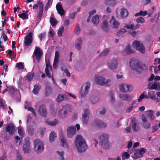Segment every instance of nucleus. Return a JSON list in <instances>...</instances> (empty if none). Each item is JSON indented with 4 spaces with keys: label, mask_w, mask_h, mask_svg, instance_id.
Returning a JSON list of instances; mask_svg holds the SVG:
<instances>
[{
    "label": "nucleus",
    "mask_w": 160,
    "mask_h": 160,
    "mask_svg": "<svg viewBox=\"0 0 160 160\" xmlns=\"http://www.w3.org/2000/svg\"><path fill=\"white\" fill-rule=\"evenodd\" d=\"M38 112L39 114L42 116H46L47 112L46 109L44 106L42 105L39 108Z\"/></svg>",
    "instance_id": "obj_25"
},
{
    "label": "nucleus",
    "mask_w": 160,
    "mask_h": 160,
    "mask_svg": "<svg viewBox=\"0 0 160 160\" xmlns=\"http://www.w3.org/2000/svg\"><path fill=\"white\" fill-rule=\"evenodd\" d=\"M6 130L9 134L12 135L14 133L15 131V127L13 124H7Z\"/></svg>",
    "instance_id": "obj_18"
},
{
    "label": "nucleus",
    "mask_w": 160,
    "mask_h": 160,
    "mask_svg": "<svg viewBox=\"0 0 160 160\" xmlns=\"http://www.w3.org/2000/svg\"><path fill=\"white\" fill-rule=\"evenodd\" d=\"M148 98L149 97L152 100H157V97L155 95V92L154 91H151L148 92Z\"/></svg>",
    "instance_id": "obj_32"
},
{
    "label": "nucleus",
    "mask_w": 160,
    "mask_h": 160,
    "mask_svg": "<svg viewBox=\"0 0 160 160\" xmlns=\"http://www.w3.org/2000/svg\"><path fill=\"white\" fill-rule=\"evenodd\" d=\"M60 143L61 145L63 147H67V143H66L65 138L63 136H61L59 138Z\"/></svg>",
    "instance_id": "obj_28"
},
{
    "label": "nucleus",
    "mask_w": 160,
    "mask_h": 160,
    "mask_svg": "<svg viewBox=\"0 0 160 160\" xmlns=\"http://www.w3.org/2000/svg\"><path fill=\"white\" fill-rule=\"evenodd\" d=\"M43 4L42 2H38L36 4H35L33 8L35 9L37 8H38L39 10L43 9Z\"/></svg>",
    "instance_id": "obj_37"
},
{
    "label": "nucleus",
    "mask_w": 160,
    "mask_h": 160,
    "mask_svg": "<svg viewBox=\"0 0 160 160\" xmlns=\"http://www.w3.org/2000/svg\"><path fill=\"white\" fill-rule=\"evenodd\" d=\"M56 8L58 13L61 16H63L64 14V10L60 4L58 3L56 5Z\"/></svg>",
    "instance_id": "obj_22"
},
{
    "label": "nucleus",
    "mask_w": 160,
    "mask_h": 160,
    "mask_svg": "<svg viewBox=\"0 0 160 160\" xmlns=\"http://www.w3.org/2000/svg\"><path fill=\"white\" fill-rule=\"evenodd\" d=\"M132 45L134 48L141 53H144L145 52V49L143 44L138 41L135 40L133 41Z\"/></svg>",
    "instance_id": "obj_7"
},
{
    "label": "nucleus",
    "mask_w": 160,
    "mask_h": 160,
    "mask_svg": "<svg viewBox=\"0 0 160 160\" xmlns=\"http://www.w3.org/2000/svg\"><path fill=\"white\" fill-rule=\"evenodd\" d=\"M52 0H48L47 3L45 7V10L47 11L50 6L52 4Z\"/></svg>",
    "instance_id": "obj_53"
},
{
    "label": "nucleus",
    "mask_w": 160,
    "mask_h": 160,
    "mask_svg": "<svg viewBox=\"0 0 160 160\" xmlns=\"http://www.w3.org/2000/svg\"><path fill=\"white\" fill-rule=\"evenodd\" d=\"M125 28H127L128 29H137L139 28V25L138 24H137L135 27H134V25L132 24H126L125 26L124 27Z\"/></svg>",
    "instance_id": "obj_38"
},
{
    "label": "nucleus",
    "mask_w": 160,
    "mask_h": 160,
    "mask_svg": "<svg viewBox=\"0 0 160 160\" xmlns=\"http://www.w3.org/2000/svg\"><path fill=\"white\" fill-rule=\"evenodd\" d=\"M59 57V53L58 51H56L55 52V56L54 58L55 60L58 61Z\"/></svg>",
    "instance_id": "obj_63"
},
{
    "label": "nucleus",
    "mask_w": 160,
    "mask_h": 160,
    "mask_svg": "<svg viewBox=\"0 0 160 160\" xmlns=\"http://www.w3.org/2000/svg\"><path fill=\"white\" fill-rule=\"evenodd\" d=\"M67 135L68 138H72L76 133V129L74 127L70 126L67 128Z\"/></svg>",
    "instance_id": "obj_16"
},
{
    "label": "nucleus",
    "mask_w": 160,
    "mask_h": 160,
    "mask_svg": "<svg viewBox=\"0 0 160 160\" xmlns=\"http://www.w3.org/2000/svg\"><path fill=\"white\" fill-rule=\"evenodd\" d=\"M70 110V105L68 104L66 105L59 110L58 112V115L60 118H65L67 112H69Z\"/></svg>",
    "instance_id": "obj_6"
},
{
    "label": "nucleus",
    "mask_w": 160,
    "mask_h": 160,
    "mask_svg": "<svg viewBox=\"0 0 160 160\" xmlns=\"http://www.w3.org/2000/svg\"><path fill=\"white\" fill-rule=\"evenodd\" d=\"M32 41V32H30L24 38V45L25 46H29L31 45Z\"/></svg>",
    "instance_id": "obj_15"
},
{
    "label": "nucleus",
    "mask_w": 160,
    "mask_h": 160,
    "mask_svg": "<svg viewBox=\"0 0 160 160\" xmlns=\"http://www.w3.org/2000/svg\"><path fill=\"white\" fill-rule=\"evenodd\" d=\"M46 67L45 70V72L47 77L48 78H52V80L54 81V78L52 77V66L50 65L49 61L48 60H46Z\"/></svg>",
    "instance_id": "obj_12"
},
{
    "label": "nucleus",
    "mask_w": 160,
    "mask_h": 160,
    "mask_svg": "<svg viewBox=\"0 0 160 160\" xmlns=\"http://www.w3.org/2000/svg\"><path fill=\"white\" fill-rule=\"evenodd\" d=\"M133 50L131 49L130 45H128L125 49L123 51V53L124 54H129L133 53Z\"/></svg>",
    "instance_id": "obj_27"
},
{
    "label": "nucleus",
    "mask_w": 160,
    "mask_h": 160,
    "mask_svg": "<svg viewBox=\"0 0 160 160\" xmlns=\"http://www.w3.org/2000/svg\"><path fill=\"white\" fill-rule=\"evenodd\" d=\"M56 152L60 160H65L64 158V151L59 150L57 151Z\"/></svg>",
    "instance_id": "obj_29"
},
{
    "label": "nucleus",
    "mask_w": 160,
    "mask_h": 160,
    "mask_svg": "<svg viewBox=\"0 0 160 160\" xmlns=\"http://www.w3.org/2000/svg\"><path fill=\"white\" fill-rule=\"evenodd\" d=\"M22 150L26 154L29 153L31 152L30 142V138L28 137L24 139V142Z\"/></svg>",
    "instance_id": "obj_9"
},
{
    "label": "nucleus",
    "mask_w": 160,
    "mask_h": 160,
    "mask_svg": "<svg viewBox=\"0 0 160 160\" xmlns=\"http://www.w3.org/2000/svg\"><path fill=\"white\" fill-rule=\"evenodd\" d=\"M104 3V4L108 6L114 5L116 4V2L114 0H106Z\"/></svg>",
    "instance_id": "obj_39"
},
{
    "label": "nucleus",
    "mask_w": 160,
    "mask_h": 160,
    "mask_svg": "<svg viewBox=\"0 0 160 160\" xmlns=\"http://www.w3.org/2000/svg\"><path fill=\"white\" fill-rule=\"evenodd\" d=\"M67 99L65 98L64 95L62 94H59L57 98V101L58 102H60L64 100H67Z\"/></svg>",
    "instance_id": "obj_41"
},
{
    "label": "nucleus",
    "mask_w": 160,
    "mask_h": 160,
    "mask_svg": "<svg viewBox=\"0 0 160 160\" xmlns=\"http://www.w3.org/2000/svg\"><path fill=\"white\" fill-rule=\"evenodd\" d=\"M46 33L45 32L41 33L39 36V37L41 40H42L43 39L45 38Z\"/></svg>",
    "instance_id": "obj_64"
},
{
    "label": "nucleus",
    "mask_w": 160,
    "mask_h": 160,
    "mask_svg": "<svg viewBox=\"0 0 160 160\" xmlns=\"http://www.w3.org/2000/svg\"><path fill=\"white\" fill-rule=\"evenodd\" d=\"M120 14L122 18H124L127 17L128 15V12L127 9L122 8L120 10Z\"/></svg>",
    "instance_id": "obj_26"
},
{
    "label": "nucleus",
    "mask_w": 160,
    "mask_h": 160,
    "mask_svg": "<svg viewBox=\"0 0 160 160\" xmlns=\"http://www.w3.org/2000/svg\"><path fill=\"white\" fill-rule=\"evenodd\" d=\"M127 31V29L124 27V28L120 30L117 32V35L118 36H121L123 34L126 32Z\"/></svg>",
    "instance_id": "obj_46"
},
{
    "label": "nucleus",
    "mask_w": 160,
    "mask_h": 160,
    "mask_svg": "<svg viewBox=\"0 0 160 160\" xmlns=\"http://www.w3.org/2000/svg\"><path fill=\"white\" fill-rule=\"evenodd\" d=\"M82 41L80 38H78L75 43L76 48L78 50H80L82 48Z\"/></svg>",
    "instance_id": "obj_23"
},
{
    "label": "nucleus",
    "mask_w": 160,
    "mask_h": 160,
    "mask_svg": "<svg viewBox=\"0 0 160 160\" xmlns=\"http://www.w3.org/2000/svg\"><path fill=\"white\" fill-rule=\"evenodd\" d=\"M136 22L137 23L142 24L145 22V21L144 18L142 17H139L136 19Z\"/></svg>",
    "instance_id": "obj_48"
},
{
    "label": "nucleus",
    "mask_w": 160,
    "mask_h": 160,
    "mask_svg": "<svg viewBox=\"0 0 160 160\" xmlns=\"http://www.w3.org/2000/svg\"><path fill=\"white\" fill-rule=\"evenodd\" d=\"M130 64L131 68L138 73H141L143 70L142 65L136 59H130Z\"/></svg>",
    "instance_id": "obj_3"
},
{
    "label": "nucleus",
    "mask_w": 160,
    "mask_h": 160,
    "mask_svg": "<svg viewBox=\"0 0 160 160\" xmlns=\"http://www.w3.org/2000/svg\"><path fill=\"white\" fill-rule=\"evenodd\" d=\"M109 97L110 98V103L111 104H113L115 101V98L114 97V94L113 92H110L109 95Z\"/></svg>",
    "instance_id": "obj_36"
},
{
    "label": "nucleus",
    "mask_w": 160,
    "mask_h": 160,
    "mask_svg": "<svg viewBox=\"0 0 160 160\" xmlns=\"http://www.w3.org/2000/svg\"><path fill=\"white\" fill-rule=\"evenodd\" d=\"M109 23L110 26L114 28H118L120 25L119 23L116 20L113 16L112 17L109 21Z\"/></svg>",
    "instance_id": "obj_19"
},
{
    "label": "nucleus",
    "mask_w": 160,
    "mask_h": 160,
    "mask_svg": "<svg viewBox=\"0 0 160 160\" xmlns=\"http://www.w3.org/2000/svg\"><path fill=\"white\" fill-rule=\"evenodd\" d=\"M143 126L144 128L148 129L151 126V124L148 122H144L142 123Z\"/></svg>",
    "instance_id": "obj_51"
},
{
    "label": "nucleus",
    "mask_w": 160,
    "mask_h": 160,
    "mask_svg": "<svg viewBox=\"0 0 160 160\" xmlns=\"http://www.w3.org/2000/svg\"><path fill=\"white\" fill-rule=\"evenodd\" d=\"M28 131L31 135H32L34 133V130L32 127L30 126L28 128Z\"/></svg>",
    "instance_id": "obj_59"
},
{
    "label": "nucleus",
    "mask_w": 160,
    "mask_h": 160,
    "mask_svg": "<svg viewBox=\"0 0 160 160\" xmlns=\"http://www.w3.org/2000/svg\"><path fill=\"white\" fill-rule=\"evenodd\" d=\"M90 114L89 110L88 109H84L83 110V113H82V121L84 124H86L88 121L89 115Z\"/></svg>",
    "instance_id": "obj_13"
},
{
    "label": "nucleus",
    "mask_w": 160,
    "mask_h": 160,
    "mask_svg": "<svg viewBox=\"0 0 160 160\" xmlns=\"http://www.w3.org/2000/svg\"><path fill=\"white\" fill-rule=\"evenodd\" d=\"M94 80L97 84L102 86H109L112 83V80L111 79L106 80L104 77L99 76V75H95Z\"/></svg>",
    "instance_id": "obj_2"
},
{
    "label": "nucleus",
    "mask_w": 160,
    "mask_h": 160,
    "mask_svg": "<svg viewBox=\"0 0 160 160\" xmlns=\"http://www.w3.org/2000/svg\"><path fill=\"white\" fill-rule=\"evenodd\" d=\"M8 90L9 92L12 95L14 94L15 91H18L17 90H16V91L14 88L12 87H10L8 88Z\"/></svg>",
    "instance_id": "obj_57"
},
{
    "label": "nucleus",
    "mask_w": 160,
    "mask_h": 160,
    "mask_svg": "<svg viewBox=\"0 0 160 160\" xmlns=\"http://www.w3.org/2000/svg\"><path fill=\"white\" fill-rule=\"evenodd\" d=\"M16 67L19 69H22L24 68V65L22 63L19 62L16 64Z\"/></svg>",
    "instance_id": "obj_60"
},
{
    "label": "nucleus",
    "mask_w": 160,
    "mask_h": 160,
    "mask_svg": "<svg viewBox=\"0 0 160 160\" xmlns=\"http://www.w3.org/2000/svg\"><path fill=\"white\" fill-rule=\"evenodd\" d=\"M109 52V51L108 49L105 50L103 51L100 55V56H103L107 55Z\"/></svg>",
    "instance_id": "obj_62"
},
{
    "label": "nucleus",
    "mask_w": 160,
    "mask_h": 160,
    "mask_svg": "<svg viewBox=\"0 0 160 160\" xmlns=\"http://www.w3.org/2000/svg\"><path fill=\"white\" fill-rule=\"evenodd\" d=\"M34 53L36 59L39 62L40 58L42 55V52L41 49L39 47L36 46Z\"/></svg>",
    "instance_id": "obj_17"
},
{
    "label": "nucleus",
    "mask_w": 160,
    "mask_h": 160,
    "mask_svg": "<svg viewBox=\"0 0 160 160\" xmlns=\"http://www.w3.org/2000/svg\"><path fill=\"white\" fill-rule=\"evenodd\" d=\"M46 88L45 91V94L47 96L50 95L51 93V87H50V84L48 82L46 83Z\"/></svg>",
    "instance_id": "obj_34"
},
{
    "label": "nucleus",
    "mask_w": 160,
    "mask_h": 160,
    "mask_svg": "<svg viewBox=\"0 0 160 160\" xmlns=\"http://www.w3.org/2000/svg\"><path fill=\"white\" fill-rule=\"evenodd\" d=\"M95 124L98 126V127H104L106 126V124L102 121L99 120H97L94 121Z\"/></svg>",
    "instance_id": "obj_30"
},
{
    "label": "nucleus",
    "mask_w": 160,
    "mask_h": 160,
    "mask_svg": "<svg viewBox=\"0 0 160 160\" xmlns=\"http://www.w3.org/2000/svg\"><path fill=\"white\" fill-rule=\"evenodd\" d=\"M57 137V135L55 133L52 131L50 133L49 135V140L51 142H53Z\"/></svg>",
    "instance_id": "obj_33"
},
{
    "label": "nucleus",
    "mask_w": 160,
    "mask_h": 160,
    "mask_svg": "<svg viewBox=\"0 0 160 160\" xmlns=\"http://www.w3.org/2000/svg\"><path fill=\"white\" fill-rule=\"evenodd\" d=\"M34 148L35 151L38 153L42 152L44 150L43 142L39 139H36L34 141Z\"/></svg>",
    "instance_id": "obj_5"
},
{
    "label": "nucleus",
    "mask_w": 160,
    "mask_h": 160,
    "mask_svg": "<svg viewBox=\"0 0 160 160\" xmlns=\"http://www.w3.org/2000/svg\"><path fill=\"white\" fill-rule=\"evenodd\" d=\"M46 122L48 125L51 126L56 125L58 122V120L55 119L53 121H50L49 120H46Z\"/></svg>",
    "instance_id": "obj_35"
},
{
    "label": "nucleus",
    "mask_w": 160,
    "mask_h": 160,
    "mask_svg": "<svg viewBox=\"0 0 160 160\" xmlns=\"http://www.w3.org/2000/svg\"><path fill=\"white\" fill-rule=\"evenodd\" d=\"M18 16L20 18H22L23 19H27L28 18V14L26 13H23L19 14L18 15Z\"/></svg>",
    "instance_id": "obj_54"
},
{
    "label": "nucleus",
    "mask_w": 160,
    "mask_h": 160,
    "mask_svg": "<svg viewBox=\"0 0 160 160\" xmlns=\"http://www.w3.org/2000/svg\"><path fill=\"white\" fill-rule=\"evenodd\" d=\"M148 13L147 11L140 10L139 12L136 13L135 16L136 17H137L139 16H144L148 15Z\"/></svg>",
    "instance_id": "obj_40"
},
{
    "label": "nucleus",
    "mask_w": 160,
    "mask_h": 160,
    "mask_svg": "<svg viewBox=\"0 0 160 160\" xmlns=\"http://www.w3.org/2000/svg\"><path fill=\"white\" fill-rule=\"evenodd\" d=\"M25 108L26 109H27L28 111L31 112L33 113V114L35 116L36 115L34 109L32 107H28V106L25 105Z\"/></svg>",
    "instance_id": "obj_52"
},
{
    "label": "nucleus",
    "mask_w": 160,
    "mask_h": 160,
    "mask_svg": "<svg viewBox=\"0 0 160 160\" xmlns=\"http://www.w3.org/2000/svg\"><path fill=\"white\" fill-rule=\"evenodd\" d=\"M130 157L129 154L127 152H125L122 155V160H125L128 158Z\"/></svg>",
    "instance_id": "obj_55"
},
{
    "label": "nucleus",
    "mask_w": 160,
    "mask_h": 160,
    "mask_svg": "<svg viewBox=\"0 0 160 160\" xmlns=\"http://www.w3.org/2000/svg\"><path fill=\"white\" fill-rule=\"evenodd\" d=\"M145 92H144L142 94L139 96V98L138 99V102H141L142 100L144 98H148V96L147 95H144V93Z\"/></svg>",
    "instance_id": "obj_56"
},
{
    "label": "nucleus",
    "mask_w": 160,
    "mask_h": 160,
    "mask_svg": "<svg viewBox=\"0 0 160 160\" xmlns=\"http://www.w3.org/2000/svg\"><path fill=\"white\" fill-rule=\"evenodd\" d=\"M18 132L21 138H22L24 135V131L23 129L21 126L18 128Z\"/></svg>",
    "instance_id": "obj_44"
},
{
    "label": "nucleus",
    "mask_w": 160,
    "mask_h": 160,
    "mask_svg": "<svg viewBox=\"0 0 160 160\" xmlns=\"http://www.w3.org/2000/svg\"><path fill=\"white\" fill-rule=\"evenodd\" d=\"M99 21V17L98 15H96L92 18V21L94 24H97L98 23Z\"/></svg>",
    "instance_id": "obj_42"
},
{
    "label": "nucleus",
    "mask_w": 160,
    "mask_h": 160,
    "mask_svg": "<svg viewBox=\"0 0 160 160\" xmlns=\"http://www.w3.org/2000/svg\"><path fill=\"white\" fill-rule=\"evenodd\" d=\"M148 88L150 89L159 90L160 89V83L157 82H154L151 86L149 85Z\"/></svg>",
    "instance_id": "obj_20"
},
{
    "label": "nucleus",
    "mask_w": 160,
    "mask_h": 160,
    "mask_svg": "<svg viewBox=\"0 0 160 160\" xmlns=\"http://www.w3.org/2000/svg\"><path fill=\"white\" fill-rule=\"evenodd\" d=\"M147 115L150 118V119L152 120L154 118V116L153 114V112L152 110H149L147 111Z\"/></svg>",
    "instance_id": "obj_49"
},
{
    "label": "nucleus",
    "mask_w": 160,
    "mask_h": 160,
    "mask_svg": "<svg viewBox=\"0 0 160 160\" xmlns=\"http://www.w3.org/2000/svg\"><path fill=\"white\" fill-rule=\"evenodd\" d=\"M23 158L22 156L19 152H17L16 154V160H22Z\"/></svg>",
    "instance_id": "obj_58"
},
{
    "label": "nucleus",
    "mask_w": 160,
    "mask_h": 160,
    "mask_svg": "<svg viewBox=\"0 0 160 160\" xmlns=\"http://www.w3.org/2000/svg\"><path fill=\"white\" fill-rule=\"evenodd\" d=\"M34 77V74L33 73H28L26 79L27 81L29 82L33 79Z\"/></svg>",
    "instance_id": "obj_47"
},
{
    "label": "nucleus",
    "mask_w": 160,
    "mask_h": 160,
    "mask_svg": "<svg viewBox=\"0 0 160 160\" xmlns=\"http://www.w3.org/2000/svg\"><path fill=\"white\" fill-rule=\"evenodd\" d=\"M75 147L80 152H85L88 148V145L83 138L80 135H78L76 138Z\"/></svg>",
    "instance_id": "obj_1"
},
{
    "label": "nucleus",
    "mask_w": 160,
    "mask_h": 160,
    "mask_svg": "<svg viewBox=\"0 0 160 160\" xmlns=\"http://www.w3.org/2000/svg\"><path fill=\"white\" fill-rule=\"evenodd\" d=\"M118 96L121 99L126 101L130 100L132 98L130 95L126 94H119Z\"/></svg>",
    "instance_id": "obj_21"
},
{
    "label": "nucleus",
    "mask_w": 160,
    "mask_h": 160,
    "mask_svg": "<svg viewBox=\"0 0 160 160\" xmlns=\"http://www.w3.org/2000/svg\"><path fill=\"white\" fill-rule=\"evenodd\" d=\"M95 124L98 126V127H104L106 126V124L102 121L99 120H97L94 121Z\"/></svg>",
    "instance_id": "obj_31"
},
{
    "label": "nucleus",
    "mask_w": 160,
    "mask_h": 160,
    "mask_svg": "<svg viewBox=\"0 0 160 160\" xmlns=\"http://www.w3.org/2000/svg\"><path fill=\"white\" fill-rule=\"evenodd\" d=\"M90 100L91 102L94 104L96 103L98 100V99L97 97L94 96H92L90 97Z\"/></svg>",
    "instance_id": "obj_45"
},
{
    "label": "nucleus",
    "mask_w": 160,
    "mask_h": 160,
    "mask_svg": "<svg viewBox=\"0 0 160 160\" xmlns=\"http://www.w3.org/2000/svg\"><path fill=\"white\" fill-rule=\"evenodd\" d=\"M41 88V86L40 85H36L34 86V89L32 91L33 93L34 94H37L38 93V91Z\"/></svg>",
    "instance_id": "obj_43"
},
{
    "label": "nucleus",
    "mask_w": 160,
    "mask_h": 160,
    "mask_svg": "<svg viewBox=\"0 0 160 160\" xmlns=\"http://www.w3.org/2000/svg\"><path fill=\"white\" fill-rule=\"evenodd\" d=\"M63 27H61L59 29L58 32V36L59 37L62 36L63 31Z\"/></svg>",
    "instance_id": "obj_61"
},
{
    "label": "nucleus",
    "mask_w": 160,
    "mask_h": 160,
    "mask_svg": "<svg viewBox=\"0 0 160 160\" xmlns=\"http://www.w3.org/2000/svg\"><path fill=\"white\" fill-rule=\"evenodd\" d=\"M132 128L134 132H138L140 129L139 124L138 121L134 118L131 119Z\"/></svg>",
    "instance_id": "obj_14"
},
{
    "label": "nucleus",
    "mask_w": 160,
    "mask_h": 160,
    "mask_svg": "<svg viewBox=\"0 0 160 160\" xmlns=\"http://www.w3.org/2000/svg\"><path fill=\"white\" fill-rule=\"evenodd\" d=\"M50 22L52 26H54L56 25L58 22L56 19L53 17L51 18L50 19Z\"/></svg>",
    "instance_id": "obj_50"
},
{
    "label": "nucleus",
    "mask_w": 160,
    "mask_h": 160,
    "mask_svg": "<svg viewBox=\"0 0 160 160\" xmlns=\"http://www.w3.org/2000/svg\"><path fill=\"white\" fill-rule=\"evenodd\" d=\"M118 87L120 91L123 92H130L132 89V87L131 85L126 83L120 84Z\"/></svg>",
    "instance_id": "obj_11"
},
{
    "label": "nucleus",
    "mask_w": 160,
    "mask_h": 160,
    "mask_svg": "<svg viewBox=\"0 0 160 160\" xmlns=\"http://www.w3.org/2000/svg\"><path fill=\"white\" fill-rule=\"evenodd\" d=\"M101 28L104 31L107 32L109 31L108 21L105 20L103 21L101 24Z\"/></svg>",
    "instance_id": "obj_24"
},
{
    "label": "nucleus",
    "mask_w": 160,
    "mask_h": 160,
    "mask_svg": "<svg viewBox=\"0 0 160 160\" xmlns=\"http://www.w3.org/2000/svg\"><path fill=\"white\" fill-rule=\"evenodd\" d=\"M108 138V135L106 133L101 134L99 137V140L101 145L104 148L108 149L109 148Z\"/></svg>",
    "instance_id": "obj_4"
},
{
    "label": "nucleus",
    "mask_w": 160,
    "mask_h": 160,
    "mask_svg": "<svg viewBox=\"0 0 160 160\" xmlns=\"http://www.w3.org/2000/svg\"><path fill=\"white\" fill-rule=\"evenodd\" d=\"M91 84L88 82L84 84L81 87L80 93L82 97H85L88 93L90 88Z\"/></svg>",
    "instance_id": "obj_8"
},
{
    "label": "nucleus",
    "mask_w": 160,
    "mask_h": 160,
    "mask_svg": "<svg viewBox=\"0 0 160 160\" xmlns=\"http://www.w3.org/2000/svg\"><path fill=\"white\" fill-rule=\"evenodd\" d=\"M118 64V61L117 59H113L108 61L107 65L108 68L112 70L116 69Z\"/></svg>",
    "instance_id": "obj_10"
}]
</instances>
